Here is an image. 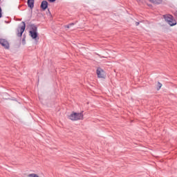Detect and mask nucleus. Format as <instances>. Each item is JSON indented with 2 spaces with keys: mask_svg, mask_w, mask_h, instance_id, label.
<instances>
[{
  "mask_svg": "<svg viewBox=\"0 0 177 177\" xmlns=\"http://www.w3.org/2000/svg\"><path fill=\"white\" fill-rule=\"evenodd\" d=\"M50 2H55L56 0H48Z\"/></svg>",
  "mask_w": 177,
  "mask_h": 177,
  "instance_id": "13",
  "label": "nucleus"
},
{
  "mask_svg": "<svg viewBox=\"0 0 177 177\" xmlns=\"http://www.w3.org/2000/svg\"><path fill=\"white\" fill-rule=\"evenodd\" d=\"M69 120H71V121H79L84 120V111L77 113V112H73L69 116Z\"/></svg>",
  "mask_w": 177,
  "mask_h": 177,
  "instance_id": "1",
  "label": "nucleus"
},
{
  "mask_svg": "<svg viewBox=\"0 0 177 177\" xmlns=\"http://www.w3.org/2000/svg\"><path fill=\"white\" fill-rule=\"evenodd\" d=\"M28 6L32 9L34 8V0H28Z\"/></svg>",
  "mask_w": 177,
  "mask_h": 177,
  "instance_id": "8",
  "label": "nucleus"
},
{
  "mask_svg": "<svg viewBox=\"0 0 177 177\" xmlns=\"http://www.w3.org/2000/svg\"><path fill=\"white\" fill-rule=\"evenodd\" d=\"M23 42H24V39H23Z\"/></svg>",
  "mask_w": 177,
  "mask_h": 177,
  "instance_id": "16",
  "label": "nucleus"
},
{
  "mask_svg": "<svg viewBox=\"0 0 177 177\" xmlns=\"http://www.w3.org/2000/svg\"><path fill=\"white\" fill-rule=\"evenodd\" d=\"M2 17V8L0 7V19Z\"/></svg>",
  "mask_w": 177,
  "mask_h": 177,
  "instance_id": "12",
  "label": "nucleus"
},
{
  "mask_svg": "<svg viewBox=\"0 0 177 177\" xmlns=\"http://www.w3.org/2000/svg\"><path fill=\"white\" fill-rule=\"evenodd\" d=\"M41 8L43 9V10H46L48 8V1H43L41 4Z\"/></svg>",
  "mask_w": 177,
  "mask_h": 177,
  "instance_id": "7",
  "label": "nucleus"
},
{
  "mask_svg": "<svg viewBox=\"0 0 177 177\" xmlns=\"http://www.w3.org/2000/svg\"><path fill=\"white\" fill-rule=\"evenodd\" d=\"M136 26H139V22H136Z\"/></svg>",
  "mask_w": 177,
  "mask_h": 177,
  "instance_id": "14",
  "label": "nucleus"
},
{
  "mask_svg": "<svg viewBox=\"0 0 177 177\" xmlns=\"http://www.w3.org/2000/svg\"><path fill=\"white\" fill-rule=\"evenodd\" d=\"M0 44L1 46H3L5 49H9L10 48L9 41L5 39H0Z\"/></svg>",
  "mask_w": 177,
  "mask_h": 177,
  "instance_id": "5",
  "label": "nucleus"
},
{
  "mask_svg": "<svg viewBox=\"0 0 177 177\" xmlns=\"http://www.w3.org/2000/svg\"><path fill=\"white\" fill-rule=\"evenodd\" d=\"M138 1V2H139V1H140V0H137Z\"/></svg>",
  "mask_w": 177,
  "mask_h": 177,
  "instance_id": "17",
  "label": "nucleus"
},
{
  "mask_svg": "<svg viewBox=\"0 0 177 177\" xmlns=\"http://www.w3.org/2000/svg\"><path fill=\"white\" fill-rule=\"evenodd\" d=\"M23 26L18 29V37H21L23 35V33L24 32V30H26V24L24 22H22Z\"/></svg>",
  "mask_w": 177,
  "mask_h": 177,
  "instance_id": "6",
  "label": "nucleus"
},
{
  "mask_svg": "<svg viewBox=\"0 0 177 177\" xmlns=\"http://www.w3.org/2000/svg\"><path fill=\"white\" fill-rule=\"evenodd\" d=\"M149 1L153 3H161L162 2V0H149Z\"/></svg>",
  "mask_w": 177,
  "mask_h": 177,
  "instance_id": "9",
  "label": "nucleus"
},
{
  "mask_svg": "<svg viewBox=\"0 0 177 177\" xmlns=\"http://www.w3.org/2000/svg\"><path fill=\"white\" fill-rule=\"evenodd\" d=\"M164 19L167 23L171 26H176V21L174 19V17L171 15H164Z\"/></svg>",
  "mask_w": 177,
  "mask_h": 177,
  "instance_id": "2",
  "label": "nucleus"
},
{
  "mask_svg": "<svg viewBox=\"0 0 177 177\" xmlns=\"http://www.w3.org/2000/svg\"><path fill=\"white\" fill-rule=\"evenodd\" d=\"M175 16L177 17V11L174 13Z\"/></svg>",
  "mask_w": 177,
  "mask_h": 177,
  "instance_id": "15",
  "label": "nucleus"
},
{
  "mask_svg": "<svg viewBox=\"0 0 177 177\" xmlns=\"http://www.w3.org/2000/svg\"><path fill=\"white\" fill-rule=\"evenodd\" d=\"M97 75L98 78H106V73L102 69V68H97Z\"/></svg>",
  "mask_w": 177,
  "mask_h": 177,
  "instance_id": "4",
  "label": "nucleus"
},
{
  "mask_svg": "<svg viewBox=\"0 0 177 177\" xmlns=\"http://www.w3.org/2000/svg\"><path fill=\"white\" fill-rule=\"evenodd\" d=\"M161 86H162V84L160 82H158L157 91H160V89H161Z\"/></svg>",
  "mask_w": 177,
  "mask_h": 177,
  "instance_id": "10",
  "label": "nucleus"
},
{
  "mask_svg": "<svg viewBox=\"0 0 177 177\" xmlns=\"http://www.w3.org/2000/svg\"><path fill=\"white\" fill-rule=\"evenodd\" d=\"M29 35H30L31 38L35 39L36 42H38L39 37H38V31L37 30V27L34 26L32 30H30Z\"/></svg>",
  "mask_w": 177,
  "mask_h": 177,
  "instance_id": "3",
  "label": "nucleus"
},
{
  "mask_svg": "<svg viewBox=\"0 0 177 177\" xmlns=\"http://www.w3.org/2000/svg\"><path fill=\"white\" fill-rule=\"evenodd\" d=\"M72 26H74V24H71L66 26V28H70V27H71Z\"/></svg>",
  "mask_w": 177,
  "mask_h": 177,
  "instance_id": "11",
  "label": "nucleus"
}]
</instances>
